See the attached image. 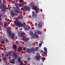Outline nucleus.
<instances>
[{
  "mask_svg": "<svg viewBox=\"0 0 65 65\" xmlns=\"http://www.w3.org/2000/svg\"><path fill=\"white\" fill-rule=\"evenodd\" d=\"M24 28L25 30H28L30 29V27L29 25H25L24 26Z\"/></svg>",
  "mask_w": 65,
  "mask_h": 65,
  "instance_id": "nucleus-11",
  "label": "nucleus"
},
{
  "mask_svg": "<svg viewBox=\"0 0 65 65\" xmlns=\"http://www.w3.org/2000/svg\"><path fill=\"white\" fill-rule=\"evenodd\" d=\"M2 3V0H0V4H1Z\"/></svg>",
  "mask_w": 65,
  "mask_h": 65,
  "instance_id": "nucleus-38",
  "label": "nucleus"
},
{
  "mask_svg": "<svg viewBox=\"0 0 65 65\" xmlns=\"http://www.w3.org/2000/svg\"><path fill=\"white\" fill-rule=\"evenodd\" d=\"M12 0H8V1L10 2H12Z\"/></svg>",
  "mask_w": 65,
  "mask_h": 65,
  "instance_id": "nucleus-35",
  "label": "nucleus"
},
{
  "mask_svg": "<svg viewBox=\"0 0 65 65\" xmlns=\"http://www.w3.org/2000/svg\"><path fill=\"white\" fill-rule=\"evenodd\" d=\"M39 47H36V51H38L39 50Z\"/></svg>",
  "mask_w": 65,
  "mask_h": 65,
  "instance_id": "nucleus-30",
  "label": "nucleus"
},
{
  "mask_svg": "<svg viewBox=\"0 0 65 65\" xmlns=\"http://www.w3.org/2000/svg\"><path fill=\"white\" fill-rule=\"evenodd\" d=\"M42 45V43H40L39 44V46L40 47H41Z\"/></svg>",
  "mask_w": 65,
  "mask_h": 65,
  "instance_id": "nucleus-33",
  "label": "nucleus"
},
{
  "mask_svg": "<svg viewBox=\"0 0 65 65\" xmlns=\"http://www.w3.org/2000/svg\"><path fill=\"white\" fill-rule=\"evenodd\" d=\"M5 14V13L4 12H2V13H0V21H1L2 20V19H3V15Z\"/></svg>",
  "mask_w": 65,
  "mask_h": 65,
  "instance_id": "nucleus-12",
  "label": "nucleus"
},
{
  "mask_svg": "<svg viewBox=\"0 0 65 65\" xmlns=\"http://www.w3.org/2000/svg\"><path fill=\"white\" fill-rule=\"evenodd\" d=\"M44 50L45 51V52H46V53H45V54L46 55L47 54V49H46V47H44Z\"/></svg>",
  "mask_w": 65,
  "mask_h": 65,
  "instance_id": "nucleus-23",
  "label": "nucleus"
},
{
  "mask_svg": "<svg viewBox=\"0 0 65 65\" xmlns=\"http://www.w3.org/2000/svg\"><path fill=\"white\" fill-rule=\"evenodd\" d=\"M19 36L20 37H22L23 38V41L26 42H27V38L26 37V35H23V33L22 32H19L18 34Z\"/></svg>",
  "mask_w": 65,
  "mask_h": 65,
  "instance_id": "nucleus-5",
  "label": "nucleus"
},
{
  "mask_svg": "<svg viewBox=\"0 0 65 65\" xmlns=\"http://www.w3.org/2000/svg\"><path fill=\"white\" fill-rule=\"evenodd\" d=\"M10 13L12 17L14 16V12L13 10H11L10 11Z\"/></svg>",
  "mask_w": 65,
  "mask_h": 65,
  "instance_id": "nucleus-16",
  "label": "nucleus"
},
{
  "mask_svg": "<svg viewBox=\"0 0 65 65\" xmlns=\"http://www.w3.org/2000/svg\"><path fill=\"white\" fill-rule=\"evenodd\" d=\"M42 24L43 22L41 21H40L39 22L38 24V27L39 28H41L42 27H43V25Z\"/></svg>",
  "mask_w": 65,
  "mask_h": 65,
  "instance_id": "nucleus-9",
  "label": "nucleus"
},
{
  "mask_svg": "<svg viewBox=\"0 0 65 65\" xmlns=\"http://www.w3.org/2000/svg\"><path fill=\"white\" fill-rule=\"evenodd\" d=\"M18 61L19 63H20L23 62V61L21 60V57H19L18 58Z\"/></svg>",
  "mask_w": 65,
  "mask_h": 65,
  "instance_id": "nucleus-19",
  "label": "nucleus"
},
{
  "mask_svg": "<svg viewBox=\"0 0 65 65\" xmlns=\"http://www.w3.org/2000/svg\"><path fill=\"white\" fill-rule=\"evenodd\" d=\"M15 60H13L11 61V63H12L14 64L15 63Z\"/></svg>",
  "mask_w": 65,
  "mask_h": 65,
  "instance_id": "nucleus-27",
  "label": "nucleus"
},
{
  "mask_svg": "<svg viewBox=\"0 0 65 65\" xmlns=\"http://www.w3.org/2000/svg\"><path fill=\"white\" fill-rule=\"evenodd\" d=\"M13 55L14 56H15L16 55V54H15V52H14L13 53Z\"/></svg>",
  "mask_w": 65,
  "mask_h": 65,
  "instance_id": "nucleus-34",
  "label": "nucleus"
},
{
  "mask_svg": "<svg viewBox=\"0 0 65 65\" xmlns=\"http://www.w3.org/2000/svg\"><path fill=\"white\" fill-rule=\"evenodd\" d=\"M9 65V62H7L6 63L5 65Z\"/></svg>",
  "mask_w": 65,
  "mask_h": 65,
  "instance_id": "nucleus-29",
  "label": "nucleus"
},
{
  "mask_svg": "<svg viewBox=\"0 0 65 65\" xmlns=\"http://www.w3.org/2000/svg\"><path fill=\"white\" fill-rule=\"evenodd\" d=\"M1 30V27L0 26V31Z\"/></svg>",
  "mask_w": 65,
  "mask_h": 65,
  "instance_id": "nucleus-39",
  "label": "nucleus"
},
{
  "mask_svg": "<svg viewBox=\"0 0 65 65\" xmlns=\"http://www.w3.org/2000/svg\"><path fill=\"white\" fill-rule=\"evenodd\" d=\"M41 52H42L43 54H45V53H46V52L43 51L42 50H41Z\"/></svg>",
  "mask_w": 65,
  "mask_h": 65,
  "instance_id": "nucleus-32",
  "label": "nucleus"
},
{
  "mask_svg": "<svg viewBox=\"0 0 65 65\" xmlns=\"http://www.w3.org/2000/svg\"><path fill=\"white\" fill-rule=\"evenodd\" d=\"M13 53L12 51H10L8 52L7 54H6V56L7 57H8V56H10V55L12 54Z\"/></svg>",
  "mask_w": 65,
  "mask_h": 65,
  "instance_id": "nucleus-15",
  "label": "nucleus"
},
{
  "mask_svg": "<svg viewBox=\"0 0 65 65\" xmlns=\"http://www.w3.org/2000/svg\"><path fill=\"white\" fill-rule=\"evenodd\" d=\"M28 61H30V58L29 57H28Z\"/></svg>",
  "mask_w": 65,
  "mask_h": 65,
  "instance_id": "nucleus-36",
  "label": "nucleus"
},
{
  "mask_svg": "<svg viewBox=\"0 0 65 65\" xmlns=\"http://www.w3.org/2000/svg\"><path fill=\"white\" fill-rule=\"evenodd\" d=\"M41 57L40 56L37 55L35 56V58L37 61H39L40 60Z\"/></svg>",
  "mask_w": 65,
  "mask_h": 65,
  "instance_id": "nucleus-10",
  "label": "nucleus"
},
{
  "mask_svg": "<svg viewBox=\"0 0 65 65\" xmlns=\"http://www.w3.org/2000/svg\"><path fill=\"white\" fill-rule=\"evenodd\" d=\"M20 65H26V64H25L23 62L20 63Z\"/></svg>",
  "mask_w": 65,
  "mask_h": 65,
  "instance_id": "nucleus-28",
  "label": "nucleus"
},
{
  "mask_svg": "<svg viewBox=\"0 0 65 65\" xmlns=\"http://www.w3.org/2000/svg\"><path fill=\"white\" fill-rule=\"evenodd\" d=\"M14 23L15 25L19 27H23V23L19 21H14Z\"/></svg>",
  "mask_w": 65,
  "mask_h": 65,
  "instance_id": "nucleus-4",
  "label": "nucleus"
},
{
  "mask_svg": "<svg viewBox=\"0 0 65 65\" xmlns=\"http://www.w3.org/2000/svg\"><path fill=\"white\" fill-rule=\"evenodd\" d=\"M35 9H34L35 10L36 12L38 14L39 13V11H38V10H39L40 9L39 8H38L37 6H35Z\"/></svg>",
  "mask_w": 65,
  "mask_h": 65,
  "instance_id": "nucleus-13",
  "label": "nucleus"
},
{
  "mask_svg": "<svg viewBox=\"0 0 65 65\" xmlns=\"http://www.w3.org/2000/svg\"><path fill=\"white\" fill-rule=\"evenodd\" d=\"M4 27L5 28H6L7 26H8V24L7 23V22H5L4 24Z\"/></svg>",
  "mask_w": 65,
  "mask_h": 65,
  "instance_id": "nucleus-20",
  "label": "nucleus"
},
{
  "mask_svg": "<svg viewBox=\"0 0 65 65\" xmlns=\"http://www.w3.org/2000/svg\"><path fill=\"white\" fill-rule=\"evenodd\" d=\"M19 2H20V7H22V9L24 11H30L31 8L29 6L24 5V0H18Z\"/></svg>",
  "mask_w": 65,
  "mask_h": 65,
  "instance_id": "nucleus-1",
  "label": "nucleus"
},
{
  "mask_svg": "<svg viewBox=\"0 0 65 65\" xmlns=\"http://www.w3.org/2000/svg\"><path fill=\"white\" fill-rule=\"evenodd\" d=\"M22 50V48L21 47H19L17 50V52L19 53Z\"/></svg>",
  "mask_w": 65,
  "mask_h": 65,
  "instance_id": "nucleus-17",
  "label": "nucleus"
},
{
  "mask_svg": "<svg viewBox=\"0 0 65 65\" xmlns=\"http://www.w3.org/2000/svg\"><path fill=\"white\" fill-rule=\"evenodd\" d=\"M7 60V58L5 57H3V61L5 60Z\"/></svg>",
  "mask_w": 65,
  "mask_h": 65,
  "instance_id": "nucleus-26",
  "label": "nucleus"
},
{
  "mask_svg": "<svg viewBox=\"0 0 65 65\" xmlns=\"http://www.w3.org/2000/svg\"><path fill=\"white\" fill-rule=\"evenodd\" d=\"M12 47L14 49H17V48L16 45L15 44L13 45L12 46Z\"/></svg>",
  "mask_w": 65,
  "mask_h": 65,
  "instance_id": "nucleus-21",
  "label": "nucleus"
},
{
  "mask_svg": "<svg viewBox=\"0 0 65 65\" xmlns=\"http://www.w3.org/2000/svg\"><path fill=\"white\" fill-rule=\"evenodd\" d=\"M24 51H26L28 53H30V52L32 53H35V52L36 51V49L35 48L32 47L31 49L30 48H25L24 49Z\"/></svg>",
  "mask_w": 65,
  "mask_h": 65,
  "instance_id": "nucleus-3",
  "label": "nucleus"
},
{
  "mask_svg": "<svg viewBox=\"0 0 65 65\" xmlns=\"http://www.w3.org/2000/svg\"><path fill=\"white\" fill-rule=\"evenodd\" d=\"M7 34L8 37L10 38H12L14 36V34L13 33H11V31L9 30V29H8L7 31Z\"/></svg>",
  "mask_w": 65,
  "mask_h": 65,
  "instance_id": "nucleus-6",
  "label": "nucleus"
},
{
  "mask_svg": "<svg viewBox=\"0 0 65 65\" xmlns=\"http://www.w3.org/2000/svg\"><path fill=\"white\" fill-rule=\"evenodd\" d=\"M1 6H0V8L2 9L3 10V11L6 10V8L7 7V6L5 3H2Z\"/></svg>",
  "mask_w": 65,
  "mask_h": 65,
  "instance_id": "nucleus-7",
  "label": "nucleus"
},
{
  "mask_svg": "<svg viewBox=\"0 0 65 65\" xmlns=\"http://www.w3.org/2000/svg\"><path fill=\"white\" fill-rule=\"evenodd\" d=\"M37 32L38 33V34L39 35L41 34H42V32L41 31H39V30H38L37 31Z\"/></svg>",
  "mask_w": 65,
  "mask_h": 65,
  "instance_id": "nucleus-24",
  "label": "nucleus"
},
{
  "mask_svg": "<svg viewBox=\"0 0 65 65\" xmlns=\"http://www.w3.org/2000/svg\"><path fill=\"white\" fill-rule=\"evenodd\" d=\"M15 58L16 59H17L18 58V57L17 56V55H16L15 56H14Z\"/></svg>",
  "mask_w": 65,
  "mask_h": 65,
  "instance_id": "nucleus-31",
  "label": "nucleus"
},
{
  "mask_svg": "<svg viewBox=\"0 0 65 65\" xmlns=\"http://www.w3.org/2000/svg\"><path fill=\"white\" fill-rule=\"evenodd\" d=\"M37 15L36 13L34 14H32V17L34 18H36V16H37Z\"/></svg>",
  "mask_w": 65,
  "mask_h": 65,
  "instance_id": "nucleus-22",
  "label": "nucleus"
},
{
  "mask_svg": "<svg viewBox=\"0 0 65 65\" xmlns=\"http://www.w3.org/2000/svg\"><path fill=\"white\" fill-rule=\"evenodd\" d=\"M15 5L16 7H14V10L15 12L17 13H19L20 12V9L19 7L20 6L18 3H15Z\"/></svg>",
  "mask_w": 65,
  "mask_h": 65,
  "instance_id": "nucleus-2",
  "label": "nucleus"
},
{
  "mask_svg": "<svg viewBox=\"0 0 65 65\" xmlns=\"http://www.w3.org/2000/svg\"><path fill=\"white\" fill-rule=\"evenodd\" d=\"M30 6L32 7V9H33L34 10L35 9V6L32 3H30Z\"/></svg>",
  "mask_w": 65,
  "mask_h": 65,
  "instance_id": "nucleus-14",
  "label": "nucleus"
},
{
  "mask_svg": "<svg viewBox=\"0 0 65 65\" xmlns=\"http://www.w3.org/2000/svg\"><path fill=\"white\" fill-rule=\"evenodd\" d=\"M41 59L43 61H44L46 59L44 57H42Z\"/></svg>",
  "mask_w": 65,
  "mask_h": 65,
  "instance_id": "nucleus-25",
  "label": "nucleus"
},
{
  "mask_svg": "<svg viewBox=\"0 0 65 65\" xmlns=\"http://www.w3.org/2000/svg\"><path fill=\"white\" fill-rule=\"evenodd\" d=\"M23 18V16L22 14H20L19 15V17L17 18V19H22Z\"/></svg>",
  "mask_w": 65,
  "mask_h": 65,
  "instance_id": "nucleus-18",
  "label": "nucleus"
},
{
  "mask_svg": "<svg viewBox=\"0 0 65 65\" xmlns=\"http://www.w3.org/2000/svg\"><path fill=\"white\" fill-rule=\"evenodd\" d=\"M4 41H2V44H3L4 43Z\"/></svg>",
  "mask_w": 65,
  "mask_h": 65,
  "instance_id": "nucleus-37",
  "label": "nucleus"
},
{
  "mask_svg": "<svg viewBox=\"0 0 65 65\" xmlns=\"http://www.w3.org/2000/svg\"><path fill=\"white\" fill-rule=\"evenodd\" d=\"M0 12H1V11H0Z\"/></svg>",
  "mask_w": 65,
  "mask_h": 65,
  "instance_id": "nucleus-40",
  "label": "nucleus"
},
{
  "mask_svg": "<svg viewBox=\"0 0 65 65\" xmlns=\"http://www.w3.org/2000/svg\"><path fill=\"white\" fill-rule=\"evenodd\" d=\"M29 34L31 36L32 38H35L36 37V34L35 33L33 34L32 31H30Z\"/></svg>",
  "mask_w": 65,
  "mask_h": 65,
  "instance_id": "nucleus-8",
  "label": "nucleus"
}]
</instances>
